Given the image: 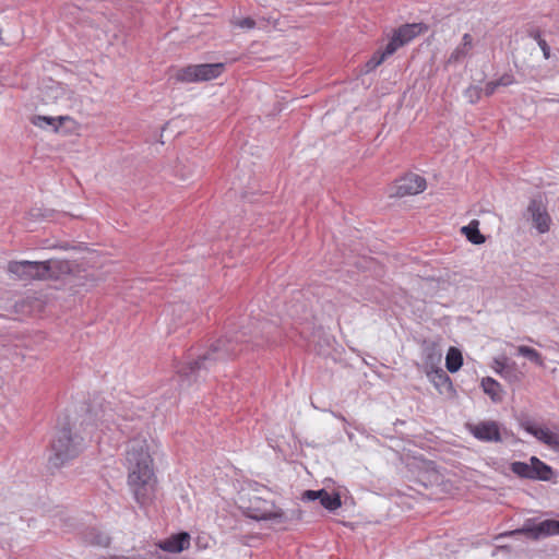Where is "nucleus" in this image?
I'll use <instances>...</instances> for the list:
<instances>
[{
  "label": "nucleus",
  "instance_id": "1",
  "mask_svg": "<svg viewBox=\"0 0 559 559\" xmlns=\"http://www.w3.org/2000/svg\"><path fill=\"white\" fill-rule=\"evenodd\" d=\"M126 462L129 471L128 483L135 501L147 506L155 492L153 460L145 439L134 438L127 445Z\"/></svg>",
  "mask_w": 559,
  "mask_h": 559
},
{
  "label": "nucleus",
  "instance_id": "2",
  "mask_svg": "<svg viewBox=\"0 0 559 559\" xmlns=\"http://www.w3.org/2000/svg\"><path fill=\"white\" fill-rule=\"evenodd\" d=\"M246 335L245 331H239L234 334L228 333L213 342L209 350L200 356L198 360L188 362L179 368L178 374L181 381H187L188 384H191L193 381H197L202 369L209 370L217 362L234 359L242 352V343L246 342L243 340Z\"/></svg>",
  "mask_w": 559,
  "mask_h": 559
},
{
  "label": "nucleus",
  "instance_id": "3",
  "mask_svg": "<svg viewBox=\"0 0 559 559\" xmlns=\"http://www.w3.org/2000/svg\"><path fill=\"white\" fill-rule=\"evenodd\" d=\"M67 264L62 261L50 259L47 261H11L8 264V273L17 281H44L56 278L63 272Z\"/></svg>",
  "mask_w": 559,
  "mask_h": 559
},
{
  "label": "nucleus",
  "instance_id": "4",
  "mask_svg": "<svg viewBox=\"0 0 559 559\" xmlns=\"http://www.w3.org/2000/svg\"><path fill=\"white\" fill-rule=\"evenodd\" d=\"M84 449L83 438L68 427L58 429L51 441L49 464L56 468L76 457Z\"/></svg>",
  "mask_w": 559,
  "mask_h": 559
},
{
  "label": "nucleus",
  "instance_id": "5",
  "mask_svg": "<svg viewBox=\"0 0 559 559\" xmlns=\"http://www.w3.org/2000/svg\"><path fill=\"white\" fill-rule=\"evenodd\" d=\"M224 68L225 64L222 62L191 64L179 69L175 74V80L181 83L210 81L218 78Z\"/></svg>",
  "mask_w": 559,
  "mask_h": 559
},
{
  "label": "nucleus",
  "instance_id": "6",
  "mask_svg": "<svg viewBox=\"0 0 559 559\" xmlns=\"http://www.w3.org/2000/svg\"><path fill=\"white\" fill-rule=\"evenodd\" d=\"M511 534H525L533 539L559 535V520L536 522L534 519H528L522 528L515 530Z\"/></svg>",
  "mask_w": 559,
  "mask_h": 559
},
{
  "label": "nucleus",
  "instance_id": "7",
  "mask_svg": "<svg viewBox=\"0 0 559 559\" xmlns=\"http://www.w3.org/2000/svg\"><path fill=\"white\" fill-rule=\"evenodd\" d=\"M426 26L421 23L404 24L394 31L386 44V53H394L400 47L408 44L418 36Z\"/></svg>",
  "mask_w": 559,
  "mask_h": 559
},
{
  "label": "nucleus",
  "instance_id": "8",
  "mask_svg": "<svg viewBox=\"0 0 559 559\" xmlns=\"http://www.w3.org/2000/svg\"><path fill=\"white\" fill-rule=\"evenodd\" d=\"M426 179L417 174H407L396 180L392 195L403 198L406 195H415L426 189Z\"/></svg>",
  "mask_w": 559,
  "mask_h": 559
},
{
  "label": "nucleus",
  "instance_id": "9",
  "mask_svg": "<svg viewBox=\"0 0 559 559\" xmlns=\"http://www.w3.org/2000/svg\"><path fill=\"white\" fill-rule=\"evenodd\" d=\"M467 429L476 439L480 441L500 442L502 440L499 425L493 420L467 424Z\"/></svg>",
  "mask_w": 559,
  "mask_h": 559
},
{
  "label": "nucleus",
  "instance_id": "10",
  "mask_svg": "<svg viewBox=\"0 0 559 559\" xmlns=\"http://www.w3.org/2000/svg\"><path fill=\"white\" fill-rule=\"evenodd\" d=\"M527 213L531 216L534 227L540 234H545L549 230L551 219L540 198H534L530 201Z\"/></svg>",
  "mask_w": 559,
  "mask_h": 559
},
{
  "label": "nucleus",
  "instance_id": "11",
  "mask_svg": "<svg viewBox=\"0 0 559 559\" xmlns=\"http://www.w3.org/2000/svg\"><path fill=\"white\" fill-rule=\"evenodd\" d=\"M522 428L534 436L537 440L548 445L554 450H559V435L550 431L548 428L538 427L532 421H523Z\"/></svg>",
  "mask_w": 559,
  "mask_h": 559
},
{
  "label": "nucleus",
  "instance_id": "12",
  "mask_svg": "<svg viewBox=\"0 0 559 559\" xmlns=\"http://www.w3.org/2000/svg\"><path fill=\"white\" fill-rule=\"evenodd\" d=\"M270 508L250 507L249 516L255 521H273L275 523L287 522L288 516L285 511L277 508L273 502L270 503Z\"/></svg>",
  "mask_w": 559,
  "mask_h": 559
},
{
  "label": "nucleus",
  "instance_id": "13",
  "mask_svg": "<svg viewBox=\"0 0 559 559\" xmlns=\"http://www.w3.org/2000/svg\"><path fill=\"white\" fill-rule=\"evenodd\" d=\"M190 534L187 532H179L170 535L168 538L160 540L157 547L166 552L179 554L190 546Z\"/></svg>",
  "mask_w": 559,
  "mask_h": 559
},
{
  "label": "nucleus",
  "instance_id": "14",
  "mask_svg": "<svg viewBox=\"0 0 559 559\" xmlns=\"http://www.w3.org/2000/svg\"><path fill=\"white\" fill-rule=\"evenodd\" d=\"M473 48H474L473 36L468 33L464 34L462 37V41L451 52V55L449 56V58L447 60V63L448 64L461 63L465 58L471 56Z\"/></svg>",
  "mask_w": 559,
  "mask_h": 559
},
{
  "label": "nucleus",
  "instance_id": "15",
  "mask_svg": "<svg viewBox=\"0 0 559 559\" xmlns=\"http://www.w3.org/2000/svg\"><path fill=\"white\" fill-rule=\"evenodd\" d=\"M442 359V352L439 346L432 342H425L423 346V369L428 371L430 369L440 367Z\"/></svg>",
  "mask_w": 559,
  "mask_h": 559
},
{
  "label": "nucleus",
  "instance_id": "16",
  "mask_svg": "<svg viewBox=\"0 0 559 559\" xmlns=\"http://www.w3.org/2000/svg\"><path fill=\"white\" fill-rule=\"evenodd\" d=\"M530 462H531L532 474H533L532 479H539V480H545V481L551 479L552 468L549 465H547L546 463H544L536 456H532L530 459Z\"/></svg>",
  "mask_w": 559,
  "mask_h": 559
},
{
  "label": "nucleus",
  "instance_id": "17",
  "mask_svg": "<svg viewBox=\"0 0 559 559\" xmlns=\"http://www.w3.org/2000/svg\"><path fill=\"white\" fill-rule=\"evenodd\" d=\"M425 373L439 391H442L443 388H450L452 384L450 377L441 367L430 369Z\"/></svg>",
  "mask_w": 559,
  "mask_h": 559
},
{
  "label": "nucleus",
  "instance_id": "18",
  "mask_svg": "<svg viewBox=\"0 0 559 559\" xmlns=\"http://www.w3.org/2000/svg\"><path fill=\"white\" fill-rule=\"evenodd\" d=\"M69 117H49V116H34L32 118V123L41 129L51 128L55 132H57L64 120H68Z\"/></svg>",
  "mask_w": 559,
  "mask_h": 559
},
{
  "label": "nucleus",
  "instance_id": "19",
  "mask_svg": "<svg viewBox=\"0 0 559 559\" xmlns=\"http://www.w3.org/2000/svg\"><path fill=\"white\" fill-rule=\"evenodd\" d=\"M468 241L474 245H481L485 242V236L479 231V222L477 219L471 221V223L461 228Z\"/></svg>",
  "mask_w": 559,
  "mask_h": 559
},
{
  "label": "nucleus",
  "instance_id": "20",
  "mask_svg": "<svg viewBox=\"0 0 559 559\" xmlns=\"http://www.w3.org/2000/svg\"><path fill=\"white\" fill-rule=\"evenodd\" d=\"M84 539L86 543L95 546L107 547L110 543L109 536L96 528H88L84 533Z\"/></svg>",
  "mask_w": 559,
  "mask_h": 559
},
{
  "label": "nucleus",
  "instance_id": "21",
  "mask_svg": "<svg viewBox=\"0 0 559 559\" xmlns=\"http://www.w3.org/2000/svg\"><path fill=\"white\" fill-rule=\"evenodd\" d=\"M481 388L484 392L490 396L493 402L501 401V385L495 379L487 377L481 380Z\"/></svg>",
  "mask_w": 559,
  "mask_h": 559
},
{
  "label": "nucleus",
  "instance_id": "22",
  "mask_svg": "<svg viewBox=\"0 0 559 559\" xmlns=\"http://www.w3.org/2000/svg\"><path fill=\"white\" fill-rule=\"evenodd\" d=\"M463 365L462 353L455 348L450 347L445 357V366L449 372H456Z\"/></svg>",
  "mask_w": 559,
  "mask_h": 559
},
{
  "label": "nucleus",
  "instance_id": "23",
  "mask_svg": "<svg viewBox=\"0 0 559 559\" xmlns=\"http://www.w3.org/2000/svg\"><path fill=\"white\" fill-rule=\"evenodd\" d=\"M319 500L321 506L329 511H335L342 504L341 496L337 492L330 493L325 489H322Z\"/></svg>",
  "mask_w": 559,
  "mask_h": 559
},
{
  "label": "nucleus",
  "instance_id": "24",
  "mask_svg": "<svg viewBox=\"0 0 559 559\" xmlns=\"http://www.w3.org/2000/svg\"><path fill=\"white\" fill-rule=\"evenodd\" d=\"M516 353L519 356L527 358L530 361L534 362L539 367H544L545 365L542 354L533 347L521 345L516 348Z\"/></svg>",
  "mask_w": 559,
  "mask_h": 559
},
{
  "label": "nucleus",
  "instance_id": "25",
  "mask_svg": "<svg viewBox=\"0 0 559 559\" xmlns=\"http://www.w3.org/2000/svg\"><path fill=\"white\" fill-rule=\"evenodd\" d=\"M500 377L510 383H520L523 378V373L519 370L516 364L512 361L508 367L502 369Z\"/></svg>",
  "mask_w": 559,
  "mask_h": 559
},
{
  "label": "nucleus",
  "instance_id": "26",
  "mask_svg": "<svg viewBox=\"0 0 559 559\" xmlns=\"http://www.w3.org/2000/svg\"><path fill=\"white\" fill-rule=\"evenodd\" d=\"M392 53H386V47L383 51H376L371 58L365 63L364 73H369L378 68L389 56Z\"/></svg>",
  "mask_w": 559,
  "mask_h": 559
},
{
  "label": "nucleus",
  "instance_id": "27",
  "mask_svg": "<svg viewBox=\"0 0 559 559\" xmlns=\"http://www.w3.org/2000/svg\"><path fill=\"white\" fill-rule=\"evenodd\" d=\"M510 469L520 478L532 479L533 477L531 462H513L510 465Z\"/></svg>",
  "mask_w": 559,
  "mask_h": 559
},
{
  "label": "nucleus",
  "instance_id": "28",
  "mask_svg": "<svg viewBox=\"0 0 559 559\" xmlns=\"http://www.w3.org/2000/svg\"><path fill=\"white\" fill-rule=\"evenodd\" d=\"M481 93L483 90L479 86L471 85L465 90L464 96L471 104H476L480 99Z\"/></svg>",
  "mask_w": 559,
  "mask_h": 559
},
{
  "label": "nucleus",
  "instance_id": "29",
  "mask_svg": "<svg viewBox=\"0 0 559 559\" xmlns=\"http://www.w3.org/2000/svg\"><path fill=\"white\" fill-rule=\"evenodd\" d=\"M512 361H510L507 357L495 358V371L500 376L502 373V369L508 367Z\"/></svg>",
  "mask_w": 559,
  "mask_h": 559
},
{
  "label": "nucleus",
  "instance_id": "30",
  "mask_svg": "<svg viewBox=\"0 0 559 559\" xmlns=\"http://www.w3.org/2000/svg\"><path fill=\"white\" fill-rule=\"evenodd\" d=\"M322 492V489L320 490H306L302 493V500L304 501H316L320 499V495Z\"/></svg>",
  "mask_w": 559,
  "mask_h": 559
},
{
  "label": "nucleus",
  "instance_id": "31",
  "mask_svg": "<svg viewBox=\"0 0 559 559\" xmlns=\"http://www.w3.org/2000/svg\"><path fill=\"white\" fill-rule=\"evenodd\" d=\"M496 83L499 86H509L514 83V76L512 74L506 73L496 80Z\"/></svg>",
  "mask_w": 559,
  "mask_h": 559
},
{
  "label": "nucleus",
  "instance_id": "32",
  "mask_svg": "<svg viewBox=\"0 0 559 559\" xmlns=\"http://www.w3.org/2000/svg\"><path fill=\"white\" fill-rule=\"evenodd\" d=\"M237 26L251 29L255 27V21L252 17H245L237 22Z\"/></svg>",
  "mask_w": 559,
  "mask_h": 559
},
{
  "label": "nucleus",
  "instance_id": "33",
  "mask_svg": "<svg viewBox=\"0 0 559 559\" xmlns=\"http://www.w3.org/2000/svg\"><path fill=\"white\" fill-rule=\"evenodd\" d=\"M90 413H93L94 416L96 417L97 420H99L102 424L103 423H108L109 421V418L111 417L110 415H108L106 413V409L102 408V416L98 415V412L96 409H94L93 407H91L88 409Z\"/></svg>",
  "mask_w": 559,
  "mask_h": 559
},
{
  "label": "nucleus",
  "instance_id": "34",
  "mask_svg": "<svg viewBox=\"0 0 559 559\" xmlns=\"http://www.w3.org/2000/svg\"><path fill=\"white\" fill-rule=\"evenodd\" d=\"M498 88V85L496 83V81H490L486 84L485 88H484V93L486 96H491L493 95V93L496 92V90Z\"/></svg>",
  "mask_w": 559,
  "mask_h": 559
},
{
  "label": "nucleus",
  "instance_id": "35",
  "mask_svg": "<svg viewBox=\"0 0 559 559\" xmlns=\"http://www.w3.org/2000/svg\"><path fill=\"white\" fill-rule=\"evenodd\" d=\"M288 516L287 521L290 520H300L302 516V511L300 509H293L289 512H285Z\"/></svg>",
  "mask_w": 559,
  "mask_h": 559
},
{
  "label": "nucleus",
  "instance_id": "36",
  "mask_svg": "<svg viewBox=\"0 0 559 559\" xmlns=\"http://www.w3.org/2000/svg\"><path fill=\"white\" fill-rule=\"evenodd\" d=\"M537 45L542 49L544 58L549 59L550 58V47L548 46L547 41L545 39L539 40V44H537Z\"/></svg>",
  "mask_w": 559,
  "mask_h": 559
},
{
  "label": "nucleus",
  "instance_id": "37",
  "mask_svg": "<svg viewBox=\"0 0 559 559\" xmlns=\"http://www.w3.org/2000/svg\"><path fill=\"white\" fill-rule=\"evenodd\" d=\"M528 36L536 40L537 44H539V40H544V38L542 37V32L538 28L530 31Z\"/></svg>",
  "mask_w": 559,
  "mask_h": 559
},
{
  "label": "nucleus",
  "instance_id": "38",
  "mask_svg": "<svg viewBox=\"0 0 559 559\" xmlns=\"http://www.w3.org/2000/svg\"><path fill=\"white\" fill-rule=\"evenodd\" d=\"M187 308H188V307H187V305H186V304H183V302L178 304V305H176L175 307H173V313H175L176 311H178V312H183V311H186V310H187Z\"/></svg>",
  "mask_w": 559,
  "mask_h": 559
},
{
  "label": "nucleus",
  "instance_id": "39",
  "mask_svg": "<svg viewBox=\"0 0 559 559\" xmlns=\"http://www.w3.org/2000/svg\"><path fill=\"white\" fill-rule=\"evenodd\" d=\"M254 344H255L257 346L262 345V343H261V342H259L257 337H255V340H254Z\"/></svg>",
  "mask_w": 559,
  "mask_h": 559
}]
</instances>
